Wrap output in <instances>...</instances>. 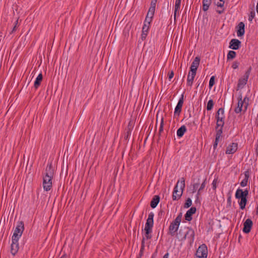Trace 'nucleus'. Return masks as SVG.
Here are the masks:
<instances>
[{
  "label": "nucleus",
  "mask_w": 258,
  "mask_h": 258,
  "mask_svg": "<svg viewBox=\"0 0 258 258\" xmlns=\"http://www.w3.org/2000/svg\"><path fill=\"white\" fill-rule=\"evenodd\" d=\"M223 127H218L216 126V138L220 139L222 138V135L223 133Z\"/></svg>",
  "instance_id": "obj_31"
},
{
  "label": "nucleus",
  "mask_w": 258,
  "mask_h": 258,
  "mask_svg": "<svg viewBox=\"0 0 258 258\" xmlns=\"http://www.w3.org/2000/svg\"><path fill=\"white\" fill-rule=\"evenodd\" d=\"M133 128V125L132 124L131 122H129L127 127L125 129H130V130L132 131Z\"/></svg>",
  "instance_id": "obj_52"
},
{
  "label": "nucleus",
  "mask_w": 258,
  "mask_h": 258,
  "mask_svg": "<svg viewBox=\"0 0 258 258\" xmlns=\"http://www.w3.org/2000/svg\"><path fill=\"white\" fill-rule=\"evenodd\" d=\"M214 4L217 6L216 12L219 14H223L225 11V0H214Z\"/></svg>",
  "instance_id": "obj_10"
},
{
  "label": "nucleus",
  "mask_w": 258,
  "mask_h": 258,
  "mask_svg": "<svg viewBox=\"0 0 258 258\" xmlns=\"http://www.w3.org/2000/svg\"><path fill=\"white\" fill-rule=\"evenodd\" d=\"M191 204H192L191 200L189 198H188L185 201V202L184 205V207L185 208H188L191 206Z\"/></svg>",
  "instance_id": "obj_35"
},
{
  "label": "nucleus",
  "mask_w": 258,
  "mask_h": 258,
  "mask_svg": "<svg viewBox=\"0 0 258 258\" xmlns=\"http://www.w3.org/2000/svg\"><path fill=\"white\" fill-rule=\"evenodd\" d=\"M217 183H218V177L215 178L213 180L212 183V188L214 190H216V189Z\"/></svg>",
  "instance_id": "obj_42"
},
{
  "label": "nucleus",
  "mask_w": 258,
  "mask_h": 258,
  "mask_svg": "<svg viewBox=\"0 0 258 258\" xmlns=\"http://www.w3.org/2000/svg\"><path fill=\"white\" fill-rule=\"evenodd\" d=\"M224 125V120H221L218 121V120H216V126L217 127H223Z\"/></svg>",
  "instance_id": "obj_44"
},
{
  "label": "nucleus",
  "mask_w": 258,
  "mask_h": 258,
  "mask_svg": "<svg viewBox=\"0 0 258 258\" xmlns=\"http://www.w3.org/2000/svg\"><path fill=\"white\" fill-rule=\"evenodd\" d=\"M154 14L153 13L150 12L149 11L148 12L146 17H149L150 19H153L154 17Z\"/></svg>",
  "instance_id": "obj_51"
},
{
  "label": "nucleus",
  "mask_w": 258,
  "mask_h": 258,
  "mask_svg": "<svg viewBox=\"0 0 258 258\" xmlns=\"http://www.w3.org/2000/svg\"><path fill=\"white\" fill-rule=\"evenodd\" d=\"M169 253L167 252L165 253L164 256H163V258H168Z\"/></svg>",
  "instance_id": "obj_57"
},
{
  "label": "nucleus",
  "mask_w": 258,
  "mask_h": 258,
  "mask_svg": "<svg viewBox=\"0 0 258 258\" xmlns=\"http://www.w3.org/2000/svg\"><path fill=\"white\" fill-rule=\"evenodd\" d=\"M160 198L158 195H155L152 198L151 203L150 206L152 208H155L160 202Z\"/></svg>",
  "instance_id": "obj_23"
},
{
  "label": "nucleus",
  "mask_w": 258,
  "mask_h": 258,
  "mask_svg": "<svg viewBox=\"0 0 258 258\" xmlns=\"http://www.w3.org/2000/svg\"><path fill=\"white\" fill-rule=\"evenodd\" d=\"M67 255L66 254H63L60 258H67Z\"/></svg>",
  "instance_id": "obj_60"
},
{
  "label": "nucleus",
  "mask_w": 258,
  "mask_h": 258,
  "mask_svg": "<svg viewBox=\"0 0 258 258\" xmlns=\"http://www.w3.org/2000/svg\"><path fill=\"white\" fill-rule=\"evenodd\" d=\"M241 42L237 39H232L229 42V47L233 50H237L241 46Z\"/></svg>",
  "instance_id": "obj_15"
},
{
  "label": "nucleus",
  "mask_w": 258,
  "mask_h": 258,
  "mask_svg": "<svg viewBox=\"0 0 258 258\" xmlns=\"http://www.w3.org/2000/svg\"><path fill=\"white\" fill-rule=\"evenodd\" d=\"M151 2L154 3L156 4L157 2V0H151Z\"/></svg>",
  "instance_id": "obj_61"
},
{
  "label": "nucleus",
  "mask_w": 258,
  "mask_h": 258,
  "mask_svg": "<svg viewBox=\"0 0 258 258\" xmlns=\"http://www.w3.org/2000/svg\"><path fill=\"white\" fill-rule=\"evenodd\" d=\"M150 24H148V23H146L145 22L144 23V25L142 28V31H144L146 32H148L149 28H150Z\"/></svg>",
  "instance_id": "obj_41"
},
{
  "label": "nucleus",
  "mask_w": 258,
  "mask_h": 258,
  "mask_svg": "<svg viewBox=\"0 0 258 258\" xmlns=\"http://www.w3.org/2000/svg\"><path fill=\"white\" fill-rule=\"evenodd\" d=\"M238 149V143H230L226 148L225 153L226 154H233L235 153Z\"/></svg>",
  "instance_id": "obj_13"
},
{
  "label": "nucleus",
  "mask_w": 258,
  "mask_h": 258,
  "mask_svg": "<svg viewBox=\"0 0 258 258\" xmlns=\"http://www.w3.org/2000/svg\"><path fill=\"white\" fill-rule=\"evenodd\" d=\"M187 230L185 234L182 238V240L188 239V243L191 245L195 240V233L194 230L190 227H187L185 228Z\"/></svg>",
  "instance_id": "obj_6"
},
{
  "label": "nucleus",
  "mask_w": 258,
  "mask_h": 258,
  "mask_svg": "<svg viewBox=\"0 0 258 258\" xmlns=\"http://www.w3.org/2000/svg\"><path fill=\"white\" fill-rule=\"evenodd\" d=\"M178 11H175V9H174V19H176V15H177V13L178 12Z\"/></svg>",
  "instance_id": "obj_56"
},
{
  "label": "nucleus",
  "mask_w": 258,
  "mask_h": 258,
  "mask_svg": "<svg viewBox=\"0 0 258 258\" xmlns=\"http://www.w3.org/2000/svg\"><path fill=\"white\" fill-rule=\"evenodd\" d=\"M208 254L207 247L205 244L201 245L196 251V255L198 258H207Z\"/></svg>",
  "instance_id": "obj_7"
},
{
  "label": "nucleus",
  "mask_w": 258,
  "mask_h": 258,
  "mask_svg": "<svg viewBox=\"0 0 258 258\" xmlns=\"http://www.w3.org/2000/svg\"><path fill=\"white\" fill-rule=\"evenodd\" d=\"M214 103L212 99H210L208 101L207 105V110L208 111L211 110L214 106Z\"/></svg>",
  "instance_id": "obj_34"
},
{
  "label": "nucleus",
  "mask_w": 258,
  "mask_h": 258,
  "mask_svg": "<svg viewBox=\"0 0 258 258\" xmlns=\"http://www.w3.org/2000/svg\"><path fill=\"white\" fill-rule=\"evenodd\" d=\"M227 203L229 204V205H231V197H229L227 199Z\"/></svg>",
  "instance_id": "obj_55"
},
{
  "label": "nucleus",
  "mask_w": 258,
  "mask_h": 258,
  "mask_svg": "<svg viewBox=\"0 0 258 258\" xmlns=\"http://www.w3.org/2000/svg\"><path fill=\"white\" fill-rule=\"evenodd\" d=\"M248 101H249V98L246 96L244 98L243 100H242V102H243V104H245V106H244L245 108L244 110V112H245L247 109V106L248 104Z\"/></svg>",
  "instance_id": "obj_39"
},
{
  "label": "nucleus",
  "mask_w": 258,
  "mask_h": 258,
  "mask_svg": "<svg viewBox=\"0 0 258 258\" xmlns=\"http://www.w3.org/2000/svg\"><path fill=\"white\" fill-rule=\"evenodd\" d=\"M164 213V211L161 210L159 212V216L162 215Z\"/></svg>",
  "instance_id": "obj_59"
},
{
  "label": "nucleus",
  "mask_w": 258,
  "mask_h": 258,
  "mask_svg": "<svg viewBox=\"0 0 258 258\" xmlns=\"http://www.w3.org/2000/svg\"><path fill=\"white\" fill-rule=\"evenodd\" d=\"M182 218V213H180L176 217L175 219L170 223L169 227V233L171 236H174L177 231L179 224L181 222Z\"/></svg>",
  "instance_id": "obj_3"
},
{
  "label": "nucleus",
  "mask_w": 258,
  "mask_h": 258,
  "mask_svg": "<svg viewBox=\"0 0 258 258\" xmlns=\"http://www.w3.org/2000/svg\"><path fill=\"white\" fill-rule=\"evenodd\" d=\"M174 72L173 71H170L168 73V77L169 81H171V80L174 77Z\"/></svg>",
  "instance_id": "obj_47"
},
{
  "label": "nucleus",
  "mask_w": 258,
  "mask_h": 258,
  "mask_svg": "<svg viewBox=\"0 0 258 258\" xmlns=\"http://www.w3.org/2000/svg\"><path fill=\"white\" fill-rule=\"evenodd\" d=\"M248 195V190L246 188L244 190L242 189L238 188L235 192V198L239 199L244 197H247Z\"/></svg>",
  "instance_id": "obj_14"
},
{
  "label": "nucleus",
  "mask_w": 258,
  "mask_h": 258,
  "mask_svg": "<svg viewBox=\"0 0 258 258\" xmlns=\"http://www.w3.org/2000/svg\"><path fill=\"white\" fill-rule=\"evenodd\" d=\"M253 222L250 219H247L243 223V228L242 229L244 233L248 234L250 232Z\"/></svg>",
  "instance_id": "obj_12"
},
{
  "label": "nucleus",
  "mask_w": 258,
  "mask_h": 258,
  "mask_svg": "<svg viewBox=\"0 0 258 258\" xmlns=\"http://www.w3.org/2000/svg\"><path fill=\"white\" fill-rule=\"evenodd\" d=\"M155 9H156V8H152V7H150L148 11H149L150 12L153 13V14H155Z\"/></svg>",
  "instance_id": "obj_53"
},
{
  "label": "nucleus",
  "mask_w": 258,
  "mask_h": 258,
  "mask_svg": "<svg viewBox=\"0 0 258 258\" xmlns=\"http://www.w3.org/2000/svg\"><path fill=\"white\" fill-rule=\"evenodd\" d=\"M156 4L151 2L150 7L156 8Z\"/></svg>",
  "instance_id": "obj_54"
},
{
  "label": "nucleus",
  "mask_w": 258,
  "mask_h": 258,
  "mask_svg": "<svg viewBox=\"0 0 258 258\" xmlns=\"http://www.w3.org/2000/svg\"><path fill=\"white\" fill-rule=\"evenodd\" d=\"M54 170L52 163L47 164L44 175L43 176V187L45 191H49L52 188V180L54 176Z\"/></svg>",
  "instance_id": "obj_1"
},
{
  "label": "nucleus",
  "mask_w": 258,
  "mask_h": 258,
  "mask_svg": "<svg viewBox=\"0 0 258 258\" xmlns=\"http://www.w3.org/2000/svg\"><path fill=\"white\" fill-rule=\"evenodd\" d=\"M154 214L153 212H150L148 215V217L147 220L150 221H154Z\"/></svg>",
  "instance_id": "obj_45"
},
{
  "label": "nucleus",
  "mask_w": 258,
  "mask_h": 258,
  "mask_svg": "<svg viewBox=\"0 0 258 258\" xmlns=\"http://www.w3.org/2000/svg\"><path fill=\"white\" fill-rule=\"evenodd\" d=\"M240 201L238 202L240 209L241 210H244L245 208V206L247 202V197H244L243 198L239 199Z\"/></svg>",
  "instance_id": "obj_28"
},
{
  "label": "nucleus",
  "mask_w": 258,
  "mask_h": 258,
  "mask_svg": "<svg viewBox=\"0 0 258 258\" xmlns=\"http://www.w3.org/2000/svg\"><path fill=\"white\" fill-rule=\"evenodd\" d=\"M200 184V178H198L197 181L194 183L192 185L193 189H192V193H194L196 191L197 188L199 187Z\"/></svg>",
  "instance_id": "obj_37"
},
{
  "label": "nucleus",
  "mask_w": 258,
  "mask_h": 258,
  "mask_svg": "<svg viewBox=\"0 0 258 258\" xmlns=\"http://www.w3.org/2000/svg\"><path fill=\"white\" fill-rule=\"evenodd\" d=\"M215 118L216 120H218V121H219V120H224L225 114L224 109L223 108H220L218 109L216 113Z\"/></svg>",
  "instance_id": "obj_19"
},
{
  "label": "nucleus",
  "mask_w": 258,
  "mask_h": 258,
  "mask_svg": "<svg viewBox=\"0 0 258 258\" xmlns=\"http://www.w3.org/2000/svg\"><path fill=\"white\" fill-rule=\"evenodd\" d=\"M187 131L186 126L184 125L181 126L177 131V136L178 138H181Z\"/></svg>",
  "instance_id": "obj_25"
},
{
  "label": "nucleus",
  "mask_w": 258,
  "mask_h": 258,
  "mask_svg": "<svg viewBox=\"0 0 258 258\" xmlns=\"http://www.w3.org/2000/svg\"><path fill=\"white\" fill-rule=\"evenodd\" d=\"M154 221H146L145 226V236L147 239L152 238L151 233L152 232V228L153 227Z\"/></svg>",
  "instance_id": "obj_8"
},
{
  "label": "nucleus",
  "mask_w": 258,
  "mask_h": 258,
  "mask_svg": "<svg viewBox=\"0 0 258 258\" xmlns=\"http://www.w3.org/2000/svg\"><path fill=\"white\" fill-rule=\"evenodd\" d=\"M207 184V178L205 177L200 186V187L199 188L197 194L196 195V200L195 201L196 203H197L199 200V196L200 195L201 192L203 190V189L205 187L206 185Z\"/></svg>",
  "instance_id": "obj_24"
},
{
  "label": "nucleus",
  "mask_w": 258,
  "mask_h": 258,
  "mask_svg": "<svg viewBox=\"0 0 258 258\" xmlns=\"http://www.w3.org/2000/svg\"><path fill=\"white\" fill-rule=\"evenodd\" d=\"M19 239L12 238V243L11 245V253L12 255H15L18 251L19 249Z\"/></svg>",
  "instance_id": "obj_11"
},
{
  "label": "nucleus",
  "mask_w": 258,
  "mask_h": 258,
  "mask_svg": "<svg viewBox=\"0 0 258 258\" xmlns=\"http://www.w3.org/2000/svg\"><path fill=\"white\" fill-rule=\"evenodd\" d=\"M237 106L235 108L234 111L236 113H240L242 111V108L243 106V102H242V95H240L238 98Z\"/></svg>",
  "instance_id": "obj_21"
},
{
  "label": "nucleus",
  "mask_w": 258,
  "mask_h": 258,
  "mask_svg": "<svg viewBox=\"0 0 258 258\" xmlns=\"http://www.w3.org/2000/svg\"><path fill=\"white\" fill-rule=\"evenodd\" d=\"M183 102H184V93H183L182 94V95H181V97H180V98L178 100L177 104L176 105V106L175 107L174 112V116H177L178 117L180 115V114L181 112V110H182V107L183 106Z\"/></svg>",
  "instance_id": "obj_9"
},
{
  "label": "nucleus",
  "mask_w": 258,
  "mask_h": 258,
  "mask_svg": "<svg viewBox=\"0 0 258 258\" xmlns=\"http://www.w3.org/2000/svg\"><path fill=\"white\" fill-rule=\"evenodd\" d=\"M185 188V179L181 177L177 181L176 185L174 187L172 194V200L176 201L179 200L182 195L183 190Z\"/></svg>",
  "instance_id": "obj_2"
},
{
  "label": "nucleus",
  "mask_w": 258,
  "mask_h": 258,
  "mask_svg": "<svg viewBox=\"0 0 258 258\" xmlns=\"http://www.w3.org/2000/svg\"><path fill=\"white\" fill-rule=\"evenodd\" d=\"M256 151L257 155L258 156V146H257V148L256 149Z\"/></svg>",
  "instance_id": "obj_62"
},
{
  "label": "nucleus",
  "mask_w": 258,
  "mask_h": 258,
  "mask_svg": "<svg viewBox=\"0 0 258 258\" xmlns=\"http://www.w3.org/2000/svg\"><path fill=\"white\" fill-rule=\"evenodd\" d=\"M254 17H255L254 11L250 12V14L248 17V21L249 22H251L252 21L253 19L254 18Z\"/></svg>",
  "instance_id": "obj_43"
},
{
  "label": "nucleus",
  "mask_w": 258,
  "mask_h": 258,
  "mask_svg": "<svg viewBox=\"0 0 258 258\" xmlns=\"http://www.w3.org/2000/svg\"><path fill=\"white\" fill-rule=\"evenodd\" d=\"M181 0H176L175 3L174 9H175V11H179L180 8Z\"/></svg>",
  "instance_id": "obj_40"
},
{
  "label": "nucleus",
  "mask_w": 258,
  "mask_h": 258,
  "mask_svg": "<svg viewBox=\"0 0 258 258\" xmlns=\"http://www.w3.org/2000/svg\"><path fill=\"white\" fill-rule=\"evenodd\" d=\"M112 1L113 2L114 1V0H110V2Z\"/></svg>",
  "instance_id": "obj_64"
},
{
  "label": "nucleus",
  "mask_w": 258,
  "mask_h": 258,
  "mask_svg": "<svg viewBox=\"0 0 258 258\" xmlns=\"http://www.w3.org/2000/svg\"><path fill=\"white\" fill-rule=\"evenodd\" d=\"M197 209L195 207H191L185 213L184 215L185 220L187 221H190L192 220V216L196 212Z\"/></svg>",
  "instance_id": "obj_17"
},
{
  "label": "nucleus",
  "mask_w": 258,
  "mask_h": 258,
  "mask_svg": "<svg viewBox=\"0 0 258 258\" xmlns=\"http://www.w3.org/2000/svg\"><path fill=\"white\" fill-rule=\"evenodd\" d=\"M153 19H150L149 17H146L144 22L146 23H148V25L150 24L151 22L152 21Z\"/></svg>",
  "instance_id": "obj_50"
},
{
  "label": "nucleus",
  "mask_w": 258,
  "mask_h": 258,
  "mask_svg": "<svg viewBox=\"0 0 258 258\" xmlns=\"http://www.w3.org/2000/svg\"><path fill=\"white\" fill-rule=\"evenodd\" d=\"M196 75V73L192 72L188 73L187 79V85L191 86L194 82V78Z\"/></svg>",
  "instance_id": "obj_22"
},
{
  "label": "nucleus",
  "mask_w": 258,
  "mask_h": 258,
  "mask_svg": "<svg viewBox=\"0 0 258 258\" xmlns=\"http://www.w3.org/2000/svg\"><path fill=\"white\" fill-rule=\"evenodd\" d=\"M159 115H160V112L158 111V112L156 114V122H157L158 118Z\"/></svg>",
  "instance_id": "obj_58"
},
{
  "label": "nucleus",
  "mask_w": 258,
  "mask_h": 258,
  "mask_svg": "<svg viewBox=\"0 0 258 258\" xmlns=\"http://www.w3.org/2000/svg\"><path fill=\"white\" fill-rule=\"evenodd\" d=\"M239 62L237 61H234L233 63H232V68L233 69H236L238 68L239 67Z\"/></svg>",
  "instance_id": "obj_46"
},
{
  "label": "nucleus",
  "mask_w": 258,
  "mask_h": 258,
  "mask_svg": "<svg viewBox=\"0 0 258 258\" xmlns=\"http://www.w3.org/2000/svg\"><path fill=\"white\" fill-rule=\"evenodd\" d=\"M184 78V75L183 76L182 80H183Z\"/></svg>",
  "instance_id": "obj_63"
},
{
  "label": "nucleus",
  "mask_w": 258,
  "mask_h": 258,
  "mask_svg": "<svg viewBox=\"0 0 258 258\" xmlns=\"http://www.w3.org/2000/svg\"><path fill=\"white\" fill-rule=\"evenodd\" d=\"M132 133V131L130 130V129H125L124 130V139L125 140H127L129 138V137L131 136Z\"/></svg>",
  "instance_id": "obj_36"
},
{
  "label": "nucleus",
  "mask_w": 258,
  "mask_h": 258,
  "mask_svg": "<svg viewBox=\"0 0 258 258\" xmlns=\"http://www.w3.org/2000/svg\"><path fill=\"white\" fill-rule=\"evenodd\" d=\"M219 140H220V139H218V138H215V142L213 144V149L214 150H215L217 147V146H218V144L219 142Z\"/></svg>",
  "instance_id": "obj_48"
},
{
  "label": "nucleus",
  "mask_w": 258,
  "mask_h": 258,
  "mask_svg": "<svg viewBox=\"0 0 258 258\" xmlns=\"http://www.w3.org/2000/svg\"><path fill=\"white\" fill-rule=\"evenodd\" d=\"M145 249V237H143L141 241V247L140 248V252L137 258H141L143 255L144 251Z\"/></svg>",
  "instance_id": "obj_29"
},
{
  "label": "nucleus",
  "mask_w": 258,
  "mask_h": 258,
  "mask_svg": "<svg viewBox=\"0 0 258 258\" xmlns=\"http://www.w3.org/2000/svg\"><path fill=\"white\" fill-rule=\"evenodd\" d=\"M215 83V76H213L211 77L209 81V88L211 89Z\"/></svg>",
  "instance_id": "obj_38"
},
{
  "label": "nucleus",
  "mask_w": 258,
  "mask_h": 258,
  "mask_svg": "<svg viewBox=\"0 0 258 258\" xmlns=\"http://www.w3.org/2000/svg\"><path fill=\"white\" fill-rule=\"evenodd\" d=\"M19 18H17V20L14 22V26L13 27L12 30L10 32L9 34L8 35L9 36L11 35L13 33H14V32H15L17 31L18 27L20 25V24H19Z\"/></svg>",
  "instance_id": "obj_30"
},
{
  "label": "nucleus",
  "mask_w": 258,
  "mask_h": 258,
  "mask_svg": "<svg viewBox=\"0 0 258 258\" xmlns=\"http://www.w3.org/2000/svg\"><path fill=\"white\" fill-rule=\"evenodd\" d=\"M236 55V53L233 50H229L227 55V60L234 59Z\"/></svg>",
  "instance_id": "obj_32"
},
{
  "label": "nucleus",
  "mask_w": 258,
  "mask_h": 258,
  "mask_svg": "<svg viewBox=\"0 0 258 258\" xmlns=\"http://www.w3.org/2000/svg\"><path fill=\"white\" fill-rule=\"evenodd\" d=\"M251 71V67H250L248 70L245 72L243 78H240L238 80L237 86V90L242 88L246 84L248 79L250 72Z\"/></svg>",
  "instance_id": "obj_5"
},
{
  "label": "nucleus",
  "mask_w": 258,
  "mask_h": 258,
  "mask_svg": "<svg viewBox=\"0 0 258 258\" xmlns=\"http://www.w3.org/2000/svg\"><path fill=\"white\" fill-rule=\"evenodd\" d=\"M243 174L244 175V178L241 181L240 183L242 187H244L247 184L248 180L250 174L249 170L247 169V170L245 171Z\"/></svg>",
  "instance_id": "obj_20"
},
{
  "label": "nucleus",
  "mask_w": 258,
  "mask_h": 258,
  "mask_svg": "<svg viewBox=\"0 0 258 258\" xmlns=\"http://www.w3.org/2000/svg\"><path fill=\"white\" fill-rule=\"evenodd\" d=\"M43 79V76L42 73H40L37 77L36 78L34 84V88L37 89L40 86L41 83Z\"/></svg>",
  "instance_id": "obj_26"
},
{
  "label": "nucleus",
  "mask_w": 258,
  "mask_h": 258,
  "mask_svg": "<svg viewBox=\"0 0 258 258\" xmlns=\"http://www.w3.org/2000/svg\"><path fill=\"white\" fill-rule=\"evenodd\" d=\"M237 35L238 37L243 36L245 33V25L243 22H240L236 26Z\"/></svg>",
  "instance_id": "obj_16"
},
{
  "label": "nucleus",
  "mask_w": 258,
  "mask_h": 258,
  "mask_svg": "<svg viewBox=\"0 0 258 258\" xmlns=\"http://www.w3.org/2000/svg\"><path fill=\"white\" fill-rule=\"evenodd\" d=\"M200 62V57L197 56L192 61L191 65L190 67V72L197 73V69L199 66Z\"/></svg>",
  "instance_id": "obj_18"
},
{
  "label": "nucleus",
  "mask_w": 258,
  "mask_h": 258,
  "mask_svg": "<svg viewBox=\"0 0 258 258\" xmlns=\"http://www.w3.org/2000/svg\"><path fill=\"white\" fill-rule=\"evenodd\" d=\"M212 3V0H203L202 9L204 12L207 11Z\"/></svg>",
  "instance_id": "obj_27"
},
{
  "label": "nucleus",
  "mask_w": 258,
  "mask_h": 258,
  "mask_svg": "<svg viewBox=\"0 0 258 258\" xmlns=\"http://www.w3.org/2000/svg\"><path fill=\"white\" fill-rule=\"evenodd\" d=\"M161 122L159 130V136H161L162 132L163 131L164 128V117L162 114H161Z\"/></svg>",
  "instance_id": "obj_33"
},
{
  "label": "nucleus",
  "mask_w": 258,
  "mask_h": 258,
  "mask_svg": "<svg viewBox=\"0 0 258 258\" xmlns=\"http://www.w3.org/2000/svg\"><path fill=\"white\" fill-rule=\"evenodd\" d=\"M24 223L22 221H18L17 223L12 238L20 239L24 231Z\"/></svg>",
  "instance_id": "obj_4"
},
{
  "label": "nucleus",
  "mask_w": 258,
  "mask_h": 258,
  "mask_svg": "<svg viewBox=\"0 0 258 258\" xmlns=\"http://www.w3.org/2000/svg\"><path fill=\"white\" fill-rule=\"evenodd\" d=\"M148 33V32H146L144 31H142L141 34V39H142V40H144L146 38Z\"/></svg>",
  "instance_id": "obj_49"
}]
</instances>
